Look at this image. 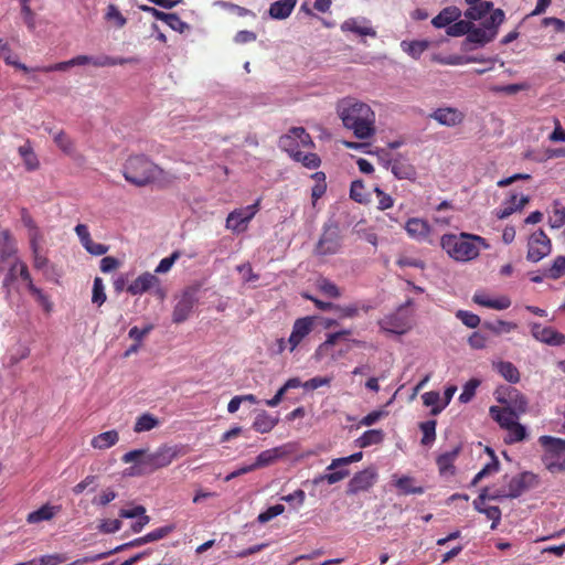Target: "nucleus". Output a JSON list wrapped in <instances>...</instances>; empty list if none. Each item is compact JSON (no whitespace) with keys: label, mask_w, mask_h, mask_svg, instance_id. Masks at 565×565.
<instances>
[{"label":"nucleus","mask_w":565,"mask_h":565,"mask_svg":"<svg viewBox=\"0 0 565 565\" xmlns=\"http://www.w3.org/2000/svg\"><path fill=\"white\" fill-rule=\"evenodd\" d=\"M413 479L411 477H401L396 480L395 486L404 494H422L424 493L423 487H413Z\"/></svg>","instance_id":"obj_51"},{"label":"nucleus","mask_w":565,"mask_h":565,"mask_svg":"<svg viewBox=\"0 0 565 565\" xmlns=\"http://www.w3.org/2000/svg\"><path fill=\"white\" fill-rule=\"evenodd\" d=\"M391 170L399 180H415L417 175L415 167L402 156L391 161Z\"/></svg>","instance_id":"obj_21"},{"label":"nucleus","mask_w":565,"mask_h":565,"mask_svg":"<svg viewBox=\"0 0 565 565\" xmlns=\"http://www.w3.org/2000/svg\"><path fill=\"white\" fill-rule=\"evenodd\" d=\"M259 204L260 199L256 200V202L252 205L232 211L226 218V228L236 233L244 232L249 221L258 212Z\"/></svg>","instance_id":"obj_9"},{"label":"nucleus","mask_w":565,"mask_h":565,"mask_svg":"<svg viewBox=\"0 0 565 565\" xmlns=\"http://www.w3.org/2000/svg\"><path fill=\"white\" fill-rule=\"evenodd\" d=\"M67 559V555L63 553L47 554L38 558V565H60Z\"/></svg>","instance_id":"obj_64"},{"label":"nucleus","mask_w":565,"mask_h":565,"mask_svg":"<svg viewBox=\"0 0 565 565\" xmlns=\"http://www.w3.org/2000/svg\"><path fill=\"white\" fill-rule=\"evenodd\" d=\"M548 224L552 228H559L565 225V206L558 202H554L553 211L548 216Z\"/></svg>","instance_id":"obj_48"},{"label":"nucleus","mask_w":565,"mask_h":565,"mask_svg":"<svg viewBox=\"0 0 565 565\" xmlns=\"http://www.w3.org/2000/svg\"><path fill=\"white\" fill-rule=\"evenodd\" d=\"M379 326L383 332L401 335L411 330L412 320L409 316L404 312V306H401L397 311L382 318L379 321Z\"/></svg>","instance_id":"obj_8"},{"label":"nucleus","mask_w":565,"mask_h":565,"mask_svg":"<svg viewBox=\"0 0 565 565\" xmlns=\"http://www.w3.org/2000/svg\"><path fill=\"white\" fill-rule=\"evenodd\" d=\"M362 457H363V454L361 451H359V452H354V454H352V455H350L348 457L335 458L327 467V470L328 471H333L334 469L348 466V465L353 463V462H358V461H360L362 459Z\"/></svg>","instance_id":"obj_56"},{"label":"nucleus","mask_w":565,"mask_h":565,"mask_svg":"<svg viewBox=\"0 0 565 565\" xmlns=\"http://www.w3.org/2000/svg\"><path fill=\"white\" fill-rule=\"evenodd\" d=\"M149 543L148 542V539H147V535H143L141 537H137L128 543H125V544H121L117 547H115L114 550H110L108 552H104V553H99V554H96V555H93V556H85L83 558H78V559H75L74 562L70 563L68 565H84L86 563H89V562H96V561H99V559H103V558H106L115 553H118V552H121L126 548H129V547H136V546H141V545H145Z\"/></svg>","instance_id":"obj_18"},{"label":"nucleus","mask_w":565,"mask_h":565,"mask_svg":"<svg viewBox=\"0 0 565 565\" xmlns=\"http://www.w3.org/2000/svg\"><path fill=\"white\" fill-rule=\"evenodd\" d=\"M430 118L443 126L455 127L463 121L465 114L455 107H444L434 110L430 114Z\"/></svg>","instance_id":"obj_17"},{"label":"nucleus","mask_w":565,"mask_h":565,"mask_svg":"<svg viewBox=\"0 0 565 565\" xmlns=\"http://www.w3.org/2000/svg\"><path fill=\"white\" fill-rule=\"evenodd\" d=\"M278 417L270 416L267 412L263 411L255 417L253 422V429L260 434L269 433L278 424Z\"/></svg>","instance_id":"obj_31"},{"label":"nucleus","mask_w":565,"mask_h":565,"mask_svg":"<svg viewBox=\"0 0 565 565\" xmlns=\"http://www.w3.org/2000/svg\"><path fill=\"white\" fill-rule=\"evenodd\" d=\"M504 443L508 445L516 444L524 440L527 436L526 428L519 422H515L512 426L508 427Z\"/></svg>","instance_id":"obj_42"},{"label":"nucleus","mask_w":565,"mask_h":565,"mask_svg":"<svg viewBox=\"0 0 565 565\" xmlns=\"http://www.w3.org/2000/svg\"><path fill=\"white\" fill-rule=\"evenodd\" d=\"M337 113L343 126L352 130L356 138L367 139L374 136L375 113L367 104L347 97L337 104Z\"/></svg>","instance_id":"obj_1"},{"label":"nucleus","mask_w":565,"mask_h":565,"mask_svg":"<svg viewBox=\"0 0 565 565\" xmlns=\"http://www.w3.org/2000/svg\"><path fill=\"white\" fill-rule=\"evenodd\" d=\"M530 199L527 195L518 198L516 194H511L510 199L504 202L503 206L497 211V216L501 220L509 217L512 213L521 211Z\"/></svg>","instance_id":"obj_24"},{"label":"nucleus","mask_w":565,"mask_h":565,"mask_svg":"<svg viewBox=\"0 0 565 565\" xmlns=\"http://www.w3.org/2000/svg\"><path fill=\"white\" fill-rule=\"evenodd\" d=\"M28 290L31 292L32 296L35 297L38 302L44 308L46 312H50L52 310V302L47 295H45L42 289L38 288L33 281H30V286Z\"/></svg>","instance_id":"obj_59"},{"label":"nucleus","mask_w":565,"mask_h":565,"mask_svg":"<svg viewBox=\"0 0 565 565\" xmlns=\"http://www.w3.org/2000/svg\"><path fill=\"white\" fill-rule=\"evenodd\" d=\"M313 145L310 135L302 127H294L279 139V147L294 159L300 147L309 148Z\"/></svg>","instance_id":"obj_6"},{"label":"nucleus","mask_w":565,"mask_h":565,"mask_svg":"<svg viewBox=\"0 0 565 565\" xmlns=\"http://www.w3.org/2000/svg\"><path fill=\"white\" fill-rule=\"evenodd\" d=\"M159 425V420L151 414H142L135 423L136 433L149 431Z\"/></svg>","instance_id":"obj_46"},{"label":"nucleus","mask_w":565,"mask_h":565,"mask_svg":"<svg viewBox=\"0 0 565 565\" xmlns=\"http://www.w3.org/2000/svg\"><path fill=\"white\" fill-rule=\"evenodd\" d=\"M172 30L183 33L189 30V24L184 22L177 13H167L164 21Z\"/></svg>","instance_id":"obj_62"},{"label":"nucleus","mask_w":565,"mask_h":565,"mask_svg":"<svg viewBox=\"0 0 565 565\" xmlns=\"http://www.w3.org/2000/svg\"><path fill=\"white\" fill-rule=\"evenodd\" d=\"M139 58L135 56L130 57H113L105 54L99 56H89V55H77L68 61L58 62L52 65L39 67L38 71L50 73V72H63L68 67L73 66H82L92 64L96 67H106V66H115V65H125V64H138Z\"/></svg>","instance_id":"obj_5"},{"label":"nucleus","mask_w":565,"mask_h":565,"mask_svg":"<svg viewBox=\"0 0 565 565\" xmlns=\"http://www.w3.org/2000/svg\"><path fill=\"white\" fill-rule=\"evenodd\" d=\"M497 35V30H489L487 26L483 28H472L468 32L467 42L476 43L479 45H484L492 41Z\"/></svg>","instance_id":"obj_30"},{"label":"nucleus","mask_w":565,"mask_h":565,"mask_svg":"<svg viewBox=\"0 0 565 565\" xmlns=\"http://www.w3.org/2000/svg\"><path fill=\"white\" fill-rule=\"evenodd\" d=\"M294 160L301 162L308 169H317L321 163L318 154L313 152L305 153L301 150L295 154Z\"/></svg>","instance_id":"obj_53"},{"label":"nucleus","mask_w":565,"mask_h":565,"mask_svg":"<svg viewBox=\"0 0 565 565\" xmlns=\"http://www.w3.org/2000/svg\"><path fill=\"white\" fill-rule=\"evenodd\" d=\"M28 290L31 292L32 296L35 297L38 302L44 308L46 312H50L52 310V302L47 295H45L42 289L38 288L33 281H30V286Z\"/></svg>","instance_id":"obj_57"},{"label":"nucleus","mask_w":565,"mask_h":565,"mask_svg":"<svg viewBox=\"0 0 565 565\" xmlns=\"http://www.w3.org/2000/svg\"><path fill=\"white\" fill-rule=\"evenodd\" d=\"M459 451H460V448L456 447L452 450L446 451L437 457L436 462H437L440 473H443V475L447 473V472L454 473V469H455L454 462H455L456 458L458 457Z\"/></svg>","instance_id":"obj_35"},{"label":"nucleus","mask_w":565,"mask_h":565,"mask_svg":"<svg viewBox=\"0 0 565 565\" xmlns=\"http://www.w3.org/2000/svg\"><path fill=\"white\" fill-rule=\"evenodd\" d=\"M118 440H119L118 431L115 429H111V430H108V431H105V433H102V434L95 436L92 439L90 445L95 449H107V448H110L111 446L116 445L118 443Z\"/></svg>","instance_id":"obj_33"},{"label":"nucleus","mask_w":565,"mask_h":565,"mask_svg":"<svg viewBox=\"0 0 565 565\" xmlns=\"http://www.w3.org/2000/svg\"><path fill=\"white\" fill-rule=\"evenodd\" d=\"M440 245L451 258L459 262L476 258L480 253L479 245L488 247L484 238L467 233L460 235L445 234L441 236Z\"/></svg>","instance_id":"obj_4"},{"label":"nucleus","mask_w":565,"mask_h":565,"mask_svg":"<svg viewBox=\"0 0 565 565\" xmlns=\"http://www.w3.org/2000/svg\"><path fill=\"white\" fill-rule=\"evenodd\" d=\"M495 399L500 404L507 405L511 409L518 413H524L527 407L526 397L516 388L511 386H501L495 393Z\"/></svg>","instance_id":"obj_10"},{"label":"nucleus","mask_w":565,"mask_h":565,"mask_svg":"<svg viewBox=\"0 0 565 565\" xmlns=\"http://www.w3.org/2000/svg\"><path fill=\"white\" fill-rule=\"evenodd\" d=\"M373 307L367 303H351L348 306L337 305L335 311L341 319L355 318L360 311L369 312Z\"/></svg>","instance_id":"obj_40"},{"label":"nucleus","mask_w":565,"mask_h":565,"mask_svg":"<svg viewBox=\"0 0 565 565\" xmlns=\"http://www.w3.org/2000/svg\"><path fill=\"white\" fill-rule=\"evenodd\" d=\"M125 180L138 188L157 182L164 173L163 169L145 154H130L122 164Z\"/></svg>","instance_id":"obj_3"},{"label":"nucleus","mask_w":565,"mask_h":565,"mask_svg":"<svg viewBox=\"0 0 565 565\" xmlns=\"http://www.w3.org/2000/svg\"><path fill=\"white\" fill-rule=\"evenodd\" d=\"M18 152L23 159L24 167L28 171H34L39 169L40 161L29 139L18 148Z\"/></svg>","instance_id":"obj_29"},{"label":"nucleus","mask_w":565,"mask_h":565,"mask_svg":"<svg viewBox=\"0 0 565 565\" xmlns=\"http://www.w3.org/2000/svg\"><path fill=\"white\" fill-rule=\"evenodd\" d=\"M28 290L31 292L32 296L35 297L38 302L44 308L46 312H50L52 310V302L47 295H45L42 289L38 288L33 281H30V286Z\"/></svg>","instance_id":"obj_58"},{"label":"nucleus","mask_w":565,"mask_h":565,"mask_svg":"<svg viewBox=\"0 0 565 565\" xmlns=\"http://www.w3.org/2000/svg\"><path fill=\"white\" fill-rule=\"evenodd\" d=\"M489 413L502 429H507L518 422L519 413L510 407L491 406Z\"/></svg>","instance_id":"obj_22"},{"label":"nucleus","mask_w":565,"mask_h":565,"mask_svg":"<svg viewBox=\"0 0 565 565\" xmlns=\"http://www.w3.org/2000/svg\"><path fill=\"white\" fill-rule=\"evenodd\" d=\"M105 19L114 22L115 26L121 29L126 25L127 19L121 14L115 4H109L105 14Z\"/></svg>","instance_id":"obj_55"},{"label":"nucleus","mask_w":565,"mask_h":565,"mask_svg":"<svg viewBox=\"0 0 565 565\" xmlns=\"http://www.w3.org/2000/svg\"><path fill=\"white\" fill-rule=\"evenodd\" d=\"M341 29L342 31H350L359 35H369L372 38L376 36V32L373 28L362 26L358 23L355 19H348L347 21H344L343 24L341 25Z\"/></svg>","instance_id":"obj_44"},{"label":"nucleus","mask_w":565,"mask_h":565,"mask_svg":"<svg viewBox=\"0 0 565 565\" xmlns=\"http://www.w3.org/2000/svg\"><path fill=\"white\" fill-rule=\"evenodd\" d=\"M53 139L56 146L66 154L74 152V142L63 130L54 134Z\"/></svg>","instance_id":"obj_54"},{"label":"nucleus","mask_w":565,"mask_h":565,"mask_svg":"<svg viewBox=\"0 0 565 565\" xmlns=\"http://www.w3.org/2000/svg\"><path fill=\"white\" fill-rule=\"evenodd\" d=\"M429 45L430 42L427 40L401 42L402 50L415 60H418Z\"/></svg>","instance_id":"obj_36"},{"label":"nucleus","mask_w":565,"mask_h":565,"mask_svg":"<svg viewBox=\"0 0 565 565\" xmlns=\"http://www.w3.org/2000/svg\"><path fill=\"white\" fill-rule=\"evenodd\" d=\"M282 455L284 451L281 450L280 447L264 450L256 457L254 467H256V469L268 467L273 465Z\"/></svg>","instance_id":"obj_38"},{"label":"nucleus","mask_w":565,"mask_h":565,"mask_svg":"<svg viewBox=\"0 0 565 565\" xmlns=\"http://www.w3.org/2000/svg\"><path fill=\"white\" fill-rule=\"evenodd\" d=\"M341 239L337 226L324 227V231L317 243L316 253L319 255H332L339 252Z\"/></svg>","instance_id":"obj_12"},{"label":"nucleus","mask_w":565,"mask_h":565,"mask_svg":"<svg viewBox=\"0 0 565 565\" xmlns=\"http://www.w3.org/2000/svg\"><path fill=\"white\" fill-rule=\"evenodd\" d=\"M488 498V488L481 490L478 498H476L472 502L475 510L480 513L486 514V516L492 521L491 530H495L501 521V510L495 505H486V500Z\"/></svg>","instance_id":"obj_15"},{"label":"nucleus","mask_w":565,"mask_h":565,"mask_svg":"<svg viewBox=\"0 0 565 565\" xmlns=\"http://www.w3.org/2000/svg\"><path fill=\"white\" fill-rule=\"evenodd\" d=\"M492 9V3L488 1H479L478 3L470 4V7L465 11V17L471 22L481 20L488 13H490Z\"/></svg>","instance_id":"obj_37"},{"label":"nucleus","mask_w":565,"mask_h":565,"mask_svg":"<svg viewBox=\"0 0 565 565\" xmlns=\"http://www.w3.org/2000/svg\"><path fill=\"white\" fill-rule=\"evenodd\" d=\"M472 28V22L466 20H457L452 22L446 30L449 36H461L467 34Z\"/></svg>","instance_id":"obj_52"},{"label":"nucleus","mask_w":565,"mask_h":565,"mask_svg":"<svg viewBox=\"0 0 565 565\" xmlns=\"http://www.w3.org/2000/svg\"><path fill=\"white\" fill-rule=\"evenodd\" d=\"M407 235L418 242L427 241L430 234V225L419 217H412L405 224Z\"/></svg>","instance_id":"obj_19"},{"label":"nucleus","mask_w":565,"mask_h":565,"mask_svg":"<svg viewBox=\"0 0 565 565\" xmlns=\"http://www.w3.org/2000/svg\"><path fill=\"white\" fill-rule=\"evenodd\" d=\"M565 275V256H557L553 264L544 270V276L551 279H558Z\"/></svg>","instance_id":"obj_47"},{"label":"nucleus","mask_w":565,"mask_h":565,"mask_svg":"<svg viewBox=\"0 0 565 565\" xmlns=\"http://www.w3.org/2000/svg\"><path fill=\"white\" fill-rule=\"evenodd\" d=\"M493 367L508 382L515 384L520 381V372L513 363L500 361L494 363Z\"/></svg>","instance_id":"obj_34"},{"label":"nucleus","mask_w":565,"mask_h":565,"mask_svg":"<svg viewBox=\"0 0 565 565\" xmlns=\"http://www.w3.org/2000/svg\"><path fill=\"white\" fill-rule=\"evenodd\" d=\"M552 252V242L543 230L532 233L527 241L526 259L537 263Z\"/></svg>","instance_id":"obj_7"},{"label":"nucleus","mask_w":565,"mask_h":565,"mask_svg":"<svg viewBox=\"0 0 565 565\" xmlns=\"http://www.w3.org/2000/svg\"><path fill=\"white\" fill-rule=\"evenodd\" d=\"M376 471L374 468H366L356 472L348 483V494H356L362 491L369 490L376 480Z\"/></svg>","instance_id":"obj_13"},{"label":"nucleus","mask_w":565,"mask_h":565,"mask_svg":"<svg viewBox=\"0 0 565 565\" xmlns=\"http://www.w3.org/2000/svg\"><path fill=\"white\" fill-rule=\"evenodd\" d=\"M384 439V433L382 429H370L364 431L358 439L356 445L360 448H366L372 445H379Z\"/></svg>","instance_id":"obj_39"},{"label":"nucleus","mask_w":565,"mask_h":565,"mask_svg":"<svg viewBox=\"0 0 565 565\" xmlns=\"http://www.w3.org/2000/svg\"><path fill=\"white\" fill-rule=\"evenodd\" d=\"M195 300L191 294H183L172 311V321L177 324L184 322L191 315Z\"/></svg>","instance_id":"obj_20"},{"label":"nucleus","mask_w":565,"mask_h":565,"mask_svg":"<svg viewBox=\"0 0 565 565\" xmlns=\"http://www.w3.org/2000/svg\"><path fill=\"white\" fill-rule=\"evenodd\" d=\"M30 247H31V250H32V254H33V266L35 269H43L47 263H49V259L47 257H45L44 255L41 254L40 252V243L39 241H36V235H32V239L30 242Z\"/></svg>","instance_id":"obj_49"},{"label":"nucleus","mask_w":565,"mask_h":565,"mask_svg":"<svg viewBox=\"0 0 565 565\" xmlns=\"http://www.w3.org/2000/svg\"><path fill=\"white\" fill-rule=\"evenodd\" d=\"M542 462L544 467L553 475L565 472V459H562L558 455H542Z\"/></svg>","instance_id":"obj_43"},{"label":"nucleus","mask_w":565,"mask_h":565,"mask_svg":"<svg viewBox=\"0 0 565 565\" xmlns=\"http://www.w3.org/2000/svg\"><path fill=\"white\" fill-rule=\"evenodd\" d=\"M28 290L31 292L32 296L35 297L38 302L44 308L46 312H50L52 310V302L47 295H45L42 289L38 288L33 281H30V286Z\"/></svg>","instance_id":"obj_60"},{"label":"nucleus","mask_w":565,"mask_h":565,"mask_svg":"<svg viewBox=\"0 0 565 565\" xmlns=\"http://www.w3.org/2000/svg\"><path fill=\"white\" fill-rule=\"evenodd\" d=\"M461 17V10L457 7L450 6L444 8L435 18L431 20V24L441 29L449 26L452 22L457 21Z\"/></svg>","instance_id":"obj_26"},{"label":"nucleus","mask_w":565,"mask_h":565,"mask_svg":"<svg viewBox=\"0 0 565 565\" xmlns=\"http://www.w3.org/2000/svg\"><path fill=\"white\" fill-rule=\"evenodd\" d=\"M532 335L548 345L559 347L565 344V334L558 332L552 327H543L539 323L532 326Z\"/></svg>","instance_id":"obj_16"},{"label":"nucleus","mask_w":565,"mask_h":565,"mask_svg":"<svg viewBox=\"0 0 565 565\" xmlns=\"http://www.w3.org/2000/svg\"><path fill=\"white\" fill-rule=\"evenodd\" d=\"M159 285V279L157 276L145 273L140 276H138L127 288V291L132 295H141L146 291H148L153 286Z\"/></svg>","instance_id":"obj_23"},{"label":"nucleus","mask_w":565,"mask_h":565,"mask_svg":"<svg viewBox=\"0 0 565 565\" xmlns=\"http://www.w3.org/2000/svg\"><path fill=\"white\" fill-rule=\"evenodd\" d=\"M58 509V507L44 504L40 509L29 513L26 516V522L30 524H35L42 521H50L57 513Z\"/></svg>","instance_id":"obj_32"},{"label":"nucleus","mask_w":565,"mask_h":565,"mask_svg":"<svg viewBox=\"0 0 565 565\" xmlns=\"http://www.w3.org/2000/svg\"><path fill=\"white\" fill-rule=\"evenodd\" d=\"M297 0H278L270 4L269 15L276 20H284L288 18L295 9Z\"/></svg>","instance_id":"obj_27"},{"label":"nucleus","mask_w":565,"mask_h":565,"mask_svg":"<svg viewBox=\"0 0 565 565\" xmlns=\"http://www.w3.org/2000/svg\"><path fill=\"white\" fill-rule=\"evenodd\" d=\"M436 420L435 419H430V420H426V422H423L419 424V428L423 433V437H422V445L424 446H428V445H431L435 439H436Z\"/></svg>","instance_id":"obj_45"},{"label":"nucleus","mask_w":565,"mask_h":565,"mask_svg":"<svg viewBox=\"0 0 565 565\" xmlns=\"http://www.w3.org/2000/svg\"><path fill=\"white\" fill-rule=\"evenodd\" d=\"M179 455L180 449L177 446L162 445L152 452L146 449L130 450L121 457V461L135 462L136 466L132 469L136 473L145 475L168 467Z\"/></svg>","instance_id":"obj_2"},{"label":"nucleus","mask_w":565,"mask_h":565,"mask_svg":"<svg viewBox=\"0 0 565 565\" xmlns=\"http://www.w3.org/2000/svg\"><path fill=\"white\" fill-rule=\"evenodd\" d=\"M472 300L475 303H477L479 306L495 309V310H504L511 306V300L507 296H502L497 299H490L483 292H476L472 297Z\"/></svg>","instance_id":"obj_25"},{"label":"nucleus","mask_w":565,"mask_h":565,"mask_svg":"<svg viewBox=\"0 0 565 565\" xmlns=\"http://www.w3.org/2000/svg\"><path fill=\"white\" fill-rule=\"evenodd\" d=\"M107 297L105 294V286L103 282V279L100 277H95L94 284H93V295H92V301L93 303H97L98 306H102L106 301Z\"/></svg>","instance_id":"obj_61"},{"label":"nucleus","mask_w":565,"mask_h":565,"mask_svg":"<svg viewBox=\"0 0 565 565\" xmlns=\"http://www.w3.org/2000/svg\"><path fill=\"white\" fill-rule=\"evenodd\" d=\"M423 403L426 406H431L430 414L438 415L444 408L445 405H439L440 395L436 391L426 392L422 396Z\"/></svg>","instance_id":"obj_50"},{"label":"nucleus","mask_w":565,"mask_h":565,"mask_svg":"<svg viewBox=\"0 0 565 565\" xmlns=\"http://www.w3.org/2000/svg\"><path fill=\"white\" fill-rule=\"evenodd\" d=\"M539 484V477L533 472H522L512 477L508 483L509 499H515L522 495L525 491Z\"/></svg>","instance_id":"obj_11"},{"label":"nucleus","mask_w":565,"mask_h":565,"mask_svg":"<svg viewBox=\"0 0 565 565\" xmlns=\"http://www.w3.org/2000/svg\"><path fill=\"white\" fill-rule=\"evenodd\" d=\"M301 386V381L298 377L289 379L274 395L273 398L267 399L265 403L269 407H276L280 404L284 398V395L290 388H297Z\"/></svg>","instance_id":"obj_41"},{"label":"nucleus","mask_w":565,"mask_h":565,"mask_svg":"<svg viewBox=\"0 0 565 565\" xmlns=\"http://www.w3.org/2000/svg\"><path fill=\"white\" fill-rule=\"evenodd\" d=\"M539 443L544 448V454L558 456L565 454V439L544 435L539 438Z\"/></svg>","instance_id":"obj_28"},{"label":"nucleus","mask_w":565,"mask_h":565,"mask_svg":"<svg viewBox=\"0 0 565 565\" xmlns=\"http://www.w3.org/2000/svg\"><path fill=\"white\" fill-rule=\"evenodd\" d=\"M315 317L299 318L294 322L291 334L288 339L289 351H294L301 341L312 331Z\"/></svg>","instance_id":"obj_14"},{"label":"nucleus","mask_w":565,"mask_h":565,"mask_svg":"<svg viewBox=\"0 0 565 565\" xmlns=\"http://www.w3.org/2000/svg\"><path fill=\"white\" fill-rule=\"evenodd\" d=\"M480 385V381L478 379H471L469 380L462 390V393L459 396V401L461 403H468L472 399V397L476 394V390Z\"/></svg>","instance_id":"obj_63"}]
</instances>
